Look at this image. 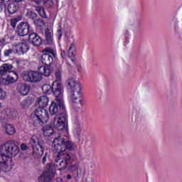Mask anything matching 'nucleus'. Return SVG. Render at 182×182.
I'll return each mask as SVG.
<instances>
[{
	"label": "nucleus",
	"instance_id": "nucleus-1",
	"mask_svg": "<svg viewBox=\"0 0 182 182\" xmlns=\"http://www.w3.org/2000/svg\"><path fill=\"white\" fill-rule=\"evenodd\" d=\"M52 146L53 150L58 153L55 159L54 166L58 167L59 170L66 168L69 166V163L76 160V154L65 153L66 150L73 151L76 149V146L73 141L66 140L62 136H58L53 139Z\"/></svg>",
	"mask_w": 182,
	"mask_h": 182
},
{
	"label": "nucleus",
	"instance_id": "nucleus-2",
	"mask_svg": "<svg viewBox=\"0 0 182 182\" xmlns=\"http://www.w3.org/2000/svg\"><path fill=\"white\" fill-rule=\"evenodd\" d=\"M68 85L70 89V100L75 110H79L83 105V95H82V85L80 82L75 78L68 80Z\"/></svg>",
	"mask_w": 182,
	"mask_h": 182
},
{
	"label": "nucleus",
	"instance_id": "nucleus-3",
	"mask_svg": "<svg viewBox=\"0 0 182 182\" xmlns=\"http://www.w3.org/2000/svg\"><path fill=\"white\" fill-rule=\"evenodd\" d=\"M0 153L6 154L7 157H15L19 153V146L15 140H9L0 146Z\"/></svg>",
	"mask_w": 182,
	"mask_h": 182
},
{
	"label": "nucleus",
	"instance_id": "nucleus-4",
	"mask_svg": "<svg viewBox=\"0 0 182 182\" xmlns=\"http://www.w3.org/2000/svg\"><path fill=\"white\" fill-rule=\"evenodd\" d=\"M30 143L33 147V156L37 159L42 157L45 146L43 139L41 136H33L30 139Z\"/></svg>",
	"mask_w": 182,
	"mask_h": 182
},
{
	"label": "nucleus",
	"instance_id": "nucleus-5",
	"mask_svg": "<svg viewBox=\"0 0 182 182\" xmlns=\"http://www.w3.org/2000/svg\"><path fill=\"white\" fill-rule=\"evenodd\" d=\"M52 92L55 96V102L60 109H65V102H63V93L62 92V85L58 82H54L52 85Z\"/></svg>",
	"mask_w": 182,
	"mask_h": 182
},
{
	"label": "nucleus",
	"instance_id": "nucleus-6",
	"mask_svg": "<svg viewBox=\"0 0 182 182\" xmlns=\"http://www.w3.org/2000/svg\"><path fill=\"white\" fill-rule=\"evenodd\" d=\"M66 120H68V114L65 112L54 117L53 124L55 129L61 130L63 133H68L69 128H68V124H66Z\"/></svg>",
	"mask_w": 182,
	"mask_h": 182
},
{
	"label": "nucleus",
	"instance_id": "nucleus-7",
	"mask_svg": "<svg viewBox=\"0 0 182 182\" xmlns=\"http://www.w3.org/2000/svg\"><path fill=\"white\" fill-rule=\"evenodd\" d=\"M42 52V63H44V65H50V63L53 62V58H55V50L50 47H46Z\"/></svg>",
	"mask_w": 182,
	"mask_h": 182
},
{
	"label": "nucleus",
	"instance_id": "nucleus-8",
	"mask_svg": "<svg viewBox=\"0 0 182 182\" xmlns=\"http://www.w3.org/2000/svg\"><path fill=\"white\" fill-rule=\"evenodd\" d=\"M23 79L26 82H40L42 80V76L40 73L35 71H25L23 73Z\"/></svg>",
	"mask_w": 182,
	"mask_h": 182
},
{
	"label": "nucleus",
	"instance_id": "nucleus-9",
	"mask_svg": "<svg viewBox=\"0 0 182 182\" xmlns=\"http://www.w3.org/2000/svg\"><path fill=\"white\" fill-rule=\"evenodd\" d=\"M51 167V164H47L46 171L38 178V182H48L50 181V178L55 176V172L50 170Z\"/></svg>",
	"mask_w": 182,
	"mask_h": 182
},
{
	"label": "nucleus",
	"instance_id": "nucleus-10",
	"mask_svg": "<svg viewBox=\"0 0 182 182\" xmlns=\"http://www.w3.org/2000/svg\"><path fill=\"white\" fill-rule=\"evenodd\" d=\"M5 116L9 119H16V117H18V112L11 108L4 109V116L0 117L1 123H6L8 122V118H6Z\"/></svg>",
	"mask_w": 182,
	"mask_h": 182
},
{
	"label": "nucleus",
	"instance_id": "nucleus-11",
	"mask_svg": "<svg viewBox=\"0 0 182 182\" xmlns=\"http://www.w3.org/2000/svg\"><path fill=\"white\" fill-rule=\"evenodd\" d=\"M18 80V75L16 74L14 75V76H12L10 74H6L4 75H1V81L3 85H6L8 86V85H12V83H15Z\"/></svg>",
	"mask_w": 182,
	"mask_h": 182
},
{
	"label": "nucleus",
	"instance_id": "nucleus-12",
	"mask_svg": "<svg viewBox=\"0 0 182 182\" xmlns=\"http://www.w3.org/2000/svg\"><path fill=\"white\" fill-rule=\"evenodd\" d=\"M34 115L37 117H40V119H43L44 122H48L49 120V114H48V111L45 109L43 107H38L34 112Z\"/></svg>",
	"mask_w": 182,
	"mask_h": 182
},
{
	"label": "nucleus",
	"instance_id": "nucleus-13",
	"mask_svg": "<svg viewBox=\"0 0 182 182\" xmlns=\"http://www.w3.org/2000/svg\"><path fill=\"white\" fill-rule=\"evenodd\" d=\"M28 33H29V24L28 23H21L17 27L18 36H26Z\"/></svg>",
	"mask_w": 182,
	"mask_h": 182
},
{
	"label": "nucleus",
	"instance_id": "nucleus-14",
	"mask_svg": "<svg viewBox=\"0 0 182 182\" xmlns=\"http://www.w3.org/2000/svg\"><path fill=\"white\" fill-rule=\"evenodd\" d=\"M14 166V161L12 160V158L9 157L6 161H5L1 166H0V168L1 171H4L5 173H8V171H11L12 170L13 167Z\"/></svg>",
	"mask_w": 182,
	"mask_h": 182
},
{
	"label": "nucleus",
	"instance_id": "nucleus-15",
	"mask_svg": "<svg viewBox=\"0 0 182 182\" xmlns=\"http://www.w3.org/2000/svg\"><path fill=\"white\" fill-rule=\"evenodd\" d=\"M28 39L33 46L38 47L42 45V38H41V37L35 33L30 34Z\"/></svg>",
	"mask_w": 182,
	"mask_h": 182
},
{
	"label": "nucleus",
	"instance_id": "nucleus-16",
	"mask_svg": "<svg viewBox=\"0 0 182 182\" xmlns=\"http://www.w3.org/2000/svg\"><path fill=\"white\" fill-rule=\"evenodd\" d=\"M14 50L18 52L19 53H26L27 50H29V45L28 43H20L14 46Z\"/></svg>",
	"mask_w": 182,
	"mask_h": 182
},
{
	"label": "nucleus",
	"instance_id": "nucleus-17",
	"mask_svg": "<svg viewBox=\"0 0 182 182\" xmlns=\"http://www.w3.org/2000/svg\"><path fill=\"white\" fill-rule=\"evenodd\" d=\"M53 72V69L50 65H46L45 66H41L38 68V73L44 76H50V73Z\"/></svg>",
	"mask_w": 182,
	"mask_h": 182
},
{
	"label": "nucleus",
	"instance_id": "nucleus-18",
	"mask_svg": "<svg viewBox=\"0 0 182 182\" xmlns=\"http://www.w3.org/2000/svg\"><path fill=\"white\" fill-rule=\"evenodd\" d=\"M2 127L4 129L6 134H8L9 136H14V134L16 133L15 127L11 124H3Z\"/></svg>",
	"mask_w": 182,
	"mask_h": 182
},
{
	"label": "nucleus",
	"instance_id": "nucleus-19",
	"mask_svg": "<svg viewBox=\"0 0 182 182\" xmlns=\"http://www.w3.org/2000/svg\"><path fill=\"white\" fill-rule=\"evenodd\" d=\"M14 66H12L11 64L5 63L3 64L0 67V75L1 76H5V75H7L6 73H9L12 70Z\"/></svg>",
	"mask_w": 182,
	"mask_h": 182
},
{
	"label": "nucleus",
	"instance_id": "nucleus-20",
	"mask_svg": "<svg viewBox=\"0 0 182 182\" xmlns=\"http://www.w3.org/2000/svg\"><path fill=\"white\" fill-rule=\"evenodd\" d=\"M17 90L23 96H26L29 93V86L26 84L20 83L17 86Z\"/></svg>",
	"mask_w": 182,
	"mask_h": 182
},
{
	"label": "nucleus",
	"instance_id": "nucleus-21",
	"mask_svg": "<svg viewBox=\"0 0 182 182\" xmlns=\"http://www.w3.org/2000/svg\"><path fill=\"white\" fill-rule=\"evenodd\" d=\"M32 122L33 126L36 127H39V126H42L43 124L48 123V121H43L42 118H40L35 114L32 117Z\"/></svg>",
	"mask_w": 182,
	"mask_h": 182
},
{
	"label": "nucleus",
	"instance_id": "nucleus-22",
	"mask_svg": "<svg viewBox=\"0 0 182 182\" xmlns=\"http://www.w3.org/2000/svg\"><path fill=\"white\" fill-rule=\"evenodd\" d=\"M37 102L40 107H46L49 105V98L46 95L41 96Z\"/></svg>",
	"mask_w": 182,
	"mask_h": 182
},
{
	"label": "nucleus",
	"instance_id": "nucleus-23",
	"mask_svg": "<svg viewBox=\"0 0 182 182\" xmlns=\"http://www.w3.org/2000/svg\"><path fill=\"white\" fill-rule=\"evenodd\" d=\"M69 171L71 173H76L77 176H80L82 173V168L77 164H72L68 167Z\"/></svg>",
	"mask_w": 182,
	"mask_h": 182
},
{
	"label": "nucleus",
	"instance_id": "nucleus-24",
	"mask_svg": "<svg viewBox=\"0 0 182 182\" xmlns=\"http://www.w3.org/2000/svg\"><path fill=\"white\" fill-rule=\"evenodd\" d=\"M7 9L9 11V14H11L13 15V14H15L16 11H18V4L16 1L15 3L11 2L7 7Z\"/></svg>",
	"mask_w": 182,
	"mask_h": 182
},
{
	"label": "nucleus",
	"instance_id": "nucleus-25",
	"mask_svg": "<svg viewBox=\"0 0 182 182\" xmlns=\"http://www.w3.org/2000/svg\"><path fill=\"white\" fill-rule=\"evenodd\" d=\"M75 52H76V45L75 43H72L68 50V58L71 59L75 58Z\"/></svg>",
	"mask_w": 182,
	"mask_h": 182
},
{
	"label": "nucleus",
	"instance_id": "nucleus-26",
	"mask_svg": "<svg viewBox=\"0 0 182 182\" xmlns=\"http://www.w3.org/2000/svg\"><path fill=\"white\" fill-rule=\"evenodd\" d=\"M43 132L44 136H49L53 134V129H52V127H50V125H46L45 127H43Z\"/></svg>",
	"mask_w": 182,
	"mask_h": 182
},
{
	"label": "nucleus",
	"instance_id": "nucleus-27",
	"mask_svg": "<svg viewBox=\"0 0 182 182\" xmlns=\"http://www.w3.org/2000/svg\"><path fill=\"white\" fill-rule=\"evenodd\" d=\"M49 110H50V114L53 115V114H56V113H58V102H53L49 107Z\"/></svg>",
	"mask_w": 182,
	"mask_h": 182
},
{
	"label": "nucleus",
	"instance_id": "nucleus-28",
	"mask_svg": "<svg viewBox=\"0 0 182 182\" xmlns=\"http://www.w3.org/2000/svg\"><path fill=\"white\" fill-rule=\"evenodd\" d=\"M80 133H82V128L80 127V124L75 123L74 125L73 131V134L75 137H79V136H80Z\"/></svg>",
	"mask_w": 182,
	"mask_h": 182
},
{
	"label": "nucleus",
	"instance_id": "nucleus-29",
	"mask_svg": "<svg viewBox=\"0 0 182 182\" xmlns=\"http://www.w3.org/2000/svg\"><path fill=\"white\" fill-rule=\"evenodd\" d=\"M36 11L39 14L41 18H46V12L45 11V9H43L42 6H36Z\"/></svg>",
	"mask_w": 182,
	"mask_h": 182
},
{
	"label": "nucleus",
	"instance_id": "nucleus-30",
	"mask_svg": "<svg viewBox=\"0 0 182 182\" xmlns=\"http://www.w3.org/2000/svg\"><path fill=\"white\" fill-rule=\"evenodd\" d=\"M46 41L47 43H52V42H53V37L52 36V33L48 31H46Z\"/></svg>",
	"mask_w": 182,
	"mask_h": 182
},
{
	"label": "nucleus",
	"instance_id": "nucleus-31",
	"mask_svg": "<svg viewBox=\"0 0 182 182\" xmlns=\"http://www.w3.org/2000/svg\"><path fill=\"white\" fill-rule=\"evenodd\" d=\"M9 159V156H7L6 154L0 153V166L5 163Z\"/></svg>",
	"mask_w": 182,
	"mask_h": 182
},
{
	"label": "nucleus",
	"instance_id": "nucleus-32",
	"mask_svg": "<svg viewBox=\"0 0 182 182\" xmlns=\"http://www.w3.org/2000/svg\"><path fill=\"white\" fill-rule=\"evenodd\" d=\"M42 89L43 93H49V92L52 90V86H50V85L48 84H45L44 85H43Z\"/></svg>",
	"mask_w": 182,
	"mask_h": 182
},
{
	"label": "nucleus",
	"instance_id": "nucleus-33",
	"mask_svg": "<svg viewBox=\"0 0 182 182\" xmlns=\"http://www.w3.org/2000/svg\"><path fill=\"white\" fill-rule=\"evenodd\" d=\"M26 15L31 19H35L38 16V14H36V13L32 11H28Z\"/></svg>",
	"mask_w": 182,
	"mask_h": 182
},
{
	"label": "nucleus",
	"instance_id": "nucleus-34",
	"mask_svg": "<svg viewBox=\"0 0 182 182\" xmlns=\"http://www.w3.org/2000/svg\"><path fill=\"white\" fill-rule=\"evenodd\" d=\"M43 5L47 6V8H50V6H53V1L52 0H43Z\"/></svg>",
	"mask_w": 182,
	"mask_h": 182
},
{
	"label": "nucleus",
	"instance_id": "nucleus-35",
	"mask_svg": "<svg viewBox=\"0 0 182 182\" xmlns=\"http://www.w3.org/2000/svg\"><path fill=\"white\" fill-rule=\"evenodd\" d=\"M6 99V92L0 87V100Z\"/></svg>",
	"mask_w": 182,
	"mask_h": 182
},
{
	"label": "nucleus",
	"instance_id": "nucleus-36",
	"mask_svg": "<svg viewBox=\"0 0 182 182\" xmlns=\"http://www.w3.org/2000/svg\"><path fill=\"white\" fill-rule=\"evenodd\" d=\"M33 23H35L36 26H43V25H45V22L41 18L34 20Z\"/></svg>",
	"mask_w": 182,
	"mask_h": 182
},
{
	"label": "nucleus",
	"instance_id": "nucleus-37",
	"mask_svg": "<svg viewBox=\"0 0 182 182\" xmlns=\"http://www.w3.org/2000/svg\"><path fill=\"white\" fill-rule=\"evenodd\" d=\"M29 106H31V101L26 100H24L22 103H21V107L23 109H28V107H29Z\"/></svg>",
	"mask_w": 182,
	"mask_h": 182
},
{
	"label": "nucleus",
	"instance_id": "nucleus-38",
	"mask_svg": "<svg viewBox=\"0 0 182 182\" xmlns=\"http://www.w3.org/2000/svg\"><path fill=\"white\" fill-rule=\"evenodd\" d=\"M55 79L57 82H60V80H62V73H60V71H57L55 73Z\"/></svg>",
	"mask_w": 182,
	"mask_h": 182
},
{
	"label": "nucleus",
	"instance_id": "nucleus-39",
	"mask_svg": "<svg viewBox=\"0 0 182 182\" xmlns=\"http://www.w3.org/2000/svg\"><path fill=\"white\" fill-rule=\"evenodd\" d=\"M57 35L58 36L59 41H60V39H62V35H63L61 27H59L58 29L57 30Z\"/></svg>",
	"mask_w": 182,
	"mask_h": 182
},
{
	"label": "nucleus",
	"instance_id": "nucleus-40",
	"mask_svg": "<svg viewBox=\"0 0 182 182\" xmlns=\"http://www.w3.org/2000/svg\"><path fill=\"white\" fill-rule=\"evenodd\" d=\"M13 52H16L15 50H14V47H13V49L6 50L4 51V55H5V56H9V55L11 53H12Z\"/></svg>",
	"mask_w": 182,
	"mask_h": 182
},
{
	"label": "nucleus",
	"instance_id": "nucleus-41",
	"mask_svg": "<svg viewBox=\"0 0 182 182\" xmlns=\"http://www.w3.org/2000/svg\"><path fill=\"white\" fill-rule=\"evenodd\" d=\"M18 18H13L11 21V25L13 28H15V26H16V23L18 22Z\"/></svg>",
	"mask_w": 182,
	"mask_h": 182
},
{
	"label": "nucleus",
	"instance_id": "nucleus-42",
	"mask_svg": "<svg viewBox=\"0 0 182 182\" xmlns=\"http://www.w3.org/2000/svg\"><path fill=\"white\" fill-rule=\"evenodd\" d=\"M0 11H6V5H5L4 3L0 4Z\"/></svg>",
	"mask_w": 182,
	"mask_h": 182
},
{
	"label": "nucleus",
	"instance_id": "nucleus-43",
	"mask_svg": "<svg viewBox=\"0 0 182 182\" xmlns=\"http://www.w3.org/2000/svg\"><path fill=\"white\" fill-rule=\"evenodd\" d=\"M21 150H28V146L25 144H22L21 145Z\"/></svg>",
	"mask_w": 182,
	"mask_h": 182
},
{
	"label": "nucleus",
	"instance_id": "nucleus-44",
	"mask_svg": "<svg viewBox=\"0 0 182 182\" xmlns=\"http://www.w3.org/2000/svg\"><path fill=\"white\" fill-rule=\"evenodd\" d=\"M60 55L61 57L63 58L66 56V52L65 50H62Z\"/></svg>",
	"mask_w": 182,
	"mask_h": 182
},
{
	"label": "nucleus",
	"instance_id": "nucleus-45",
	"mask_svg": "<svg viewBox=\"0 0 182 182\" xmlns=\"http://www.w3.org/2000/svg\"><path fill=\"white\" fill-rule=\"evenodd\" d=\"M33 2L37 5H39L41 2H42V0H33Z\"/></svg>",
	"mask_w": 182,
	"mask_h": 182
},
{
	"label": "nucleus",
	"instance_id": "nucleus-46",
	"mask_svg": "<svg viewBox=\"0 0 182 182\" xmlns=\"http://www.w3.org/2000/svg\"><path fill=\"white\" fill-rule=\"evenodd\" d=\"M45 163H46V154L43 157V164H45Z\"/></svg>",
	"mask_w": 182,
	"mask_h": 182
},
{
	"label": "nucleus",
	"instance_id": "nucleus-47",
	"mask_svg": "<svg viewBox=\"0 0 182 182\" xmlns=\"http://www.w3.org/2000/svg\"><path fill=\"white\" fill-rule=\"evenodd\" d=\"M62 181H63L62 178H57V182H62Z\"/></svg>",
	"mask_w": 182,
	"mask_h": 182
},
{
	"label": "nucleus",
	"instance_id": "nucleus-48",
	"mask_svg": "<svg viewBox=\"0 0 182 182\" xmlns=\"http://www.w3.org/2000/svg\"><path fill=\"white\" fill-rule=\"evenodd\" d=\"M67 178H68L69 180H70V178H72V176H71L70 175H68V176H67Z\"/></svg>",
	"mask_w": 182,
	"mask_h": 182
},
{
	"label": "nucleus",
	"instance_id": "nucleus-49",
	"mask_svg": "<svg viewBox=\"0 0 182 182\" xmlns=\"http://www.w3.org/2000/svg\"><path fill=\"white\" fill-rule=\"evenodd\" d=\"M15 1V2H22V1H23V0H14Z\"/></svg>",
	"mask_w": 182,
	"mask_h": 182
},
{
	"label": "nucleus",
	"instance_id": "nucleus-50",
	"mask_svg": "<svg viewBox=\"0 0 182 182\" xmlns=\"http://www.w3.org/2000/svg\"><path fill=\"white\" fill-rule=\"evenodd\" d=\"M4 2H9V0H3Z\"/></svg>",
	"mask_w": 182,
	"mask_h": 182
},
{
	"label": "nucleus",
	"instance_id": "nucleus-51",
	"mask_svg": "<svg viewBox=\"0 0 182 182\" xmlns=\"http://www.w3.org/2000/svg\"><path fill=\"white\" fill-rule=\"evenodd\" d=\"M1 107H2V104H1V102H0V109H1Z\"/></svg>",
	"mask_w": 182,
	"mask_h": 182
}]
</instances>
